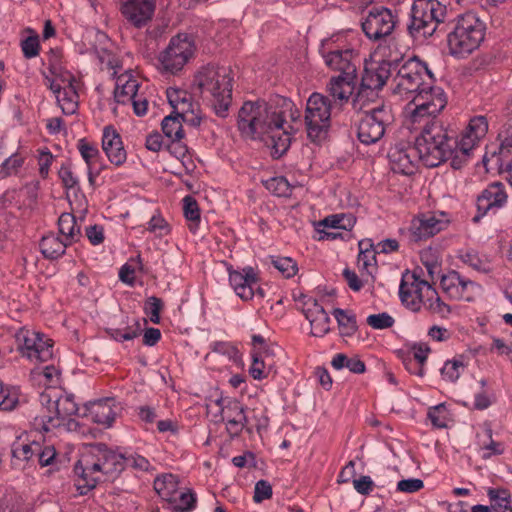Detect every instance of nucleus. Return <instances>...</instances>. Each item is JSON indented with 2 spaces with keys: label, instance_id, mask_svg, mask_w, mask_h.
<instances>
[{
  "label": "nucleus",
  "instance_id": "obj_1",
  "mask_svg": "<svg viewBox=\"0 0 512 512\" xmlns=\"http://www.w3.org/2000/svg\"><path fill=\"white\" fill-rule=\"evenodd\" d=\"M283 112L264 101H247L238 114V128L246 136L257 138L267 135L274 154L281 156L291 143V136L284 127Z\"/></svg>",
  "mask_w": 512,
  "mask_h": 512
},
{
  "label": "nucleus",
  "instance_id": "obj_2",
  "mask_svg": "<svg viewBox=\"0 0 512 512\" xmlns=\"http://www.w3.org/2000/svg\"><path fill=\"white\" fill-rule=\"evenodd\" d=\"M420 134L415 138L418 154L421 162L427 167H437L443 162L450 160L454 169L453 161L458 155V136L456 131L445 125L442 121L418 124L416 128Z\"/></svg>",
  "mask_w": 512,
  "mask_h": 512
},
{
  "label": "nucleus",
  "instance_id": "obj_3",
  "mask_svg": "<svg viewBox=\"0 0 512 512\" xmlns=\"http://www.w3.org/2000/svg\"><path fill=\"white\" fill-rule=\"evenodd\" d=\"M192 89L209 99L215 113L226 117L232 101V77L227 66H201Z\"/></svg>",
  "mask_w": 512,
  "mask_h": 512
},
{
  "label": "nucleus",
  "instance_id": "obj_4",
  "mask_svg": "<svg viewBox=\"0 0 512 512\" xmlns=\"http://www.w3.org/2000/svg\"><path fill=\"white\" fill-rule=\"evenodd\" d=\"M445 91L429 82L407 103L405 107V125L416 128L418 124L440 121L438 115L447 106Z\"/></svg>",
  "mask_w": 512,
  "mask_h": 512
},
{
  "label": "nucleus",
  "instance_id": "obj_5",
  "mask_svg": "<svg viewBox=\"0 0 512 512\" xmlns=\"http://www.w3.org/2000/svg\"><path fill=\"white\" fill-rule=\"evenodd\" d=\"M485 29L475 13L459 15L453 31L448 34L449 53L458 60L470 55L484 40Z\"/></svg>",
  "mask_w": 512,
  "mask_h": 512
},
{
  "label": "nucleus",
  "instance_id": "obj_6",
  "mask_svg": "<svg viewBox=\"0 0 512 512\" xmlns=\"http://www.w3.org/2000/svg\"><path fill=\"white\" fill-rule=\"evenodd\" d=\"M446 6L438 0H414L408 31L416 40L431 37L444 22Z\"/></svg>",
  "mask_w": 512,
  "mask_h": 512
},
{
  "label": "nucleus",
  "instance_id": "obj_7",
  "mask_svg": "<svg viewBox=\"0 0 512 512\" xmlns=\"http://www.w3.org/2000/svg\"><path fill=\"white\" fill-rule=\"evenodd\" d=\"M305 124L312 142L323 141L331 125V102L327 96L312 93L306 103Z\"/></svg>",
  "mask_w": 512,
  "mask_h": 512
},
{
  "label": "nucleus",
  "instance_id": "obj_8",
  "mask_svg": "<svg viewBox=\"0 0 512 512\" xmlns=\"http://www.w3.org/2000/svg\"><path fill=\"white\" fill-rule=\"evenodd\" d=\"M17 351L32 363L47 362L53 357L52 340L43 333L26 327L15 333Z\"/></svg>",
  "mask_w": 512,
  "mask_h": 512
},
{
  "label": "nucleus",
  "instance_id": "obj_9",
  "mask_svg": "<svg viewBox=\"0 0 512 512\" xmlns=\"http://www.w3.org/2000/svg\"><path fill=\"white\" fill-rule=\"evenodd\" d=\"M391 109L385 105H377L364 110L357 126V137L365 145L378 142L385 133L386 126L391 123Z\"/></svg>",
  "mask_w": 512,
  "mask_h": 512
},
{
  "label": "nucleus",
  "instance_id": "obj_10",
  "mask_svg": "<svg viewBox=\"0 0 512 512\" xmlns=\"http://www.w3.org/2000/svg\"><path fill=\"white\" fill-rule=\"evenodd\" d=\"M488 132V121L485 116L478 115L470 119L466 129L458 139V150L453 161L454 169L464 167L472 157L474 149Z\"/></svg>",
  "mask_w": 512,
  "mask_h": 512
},
{
  "label": "nucleus",
  "instance_id": "obj_11",
  "mask_svg": "<svg viewBox=\"0 0 512 512\" xmlns=\"http://www.w3.org/2000/svg\"><path fill=\"white\" fill-rule=\"evenodd\" d=\"M319 51L325 64H352L361 61L368 64L367 58H361L359 51L342 34L322 40Z\"/></svg>",
  "mask_w": 512,
  "mask_h": 512
},
{
  "label": "nucleus",
  "instance_id": "obj_12",
  "mask_svg": "<svg viewBox=\"0 0 512 512\" xmlns=\"http://www.w3.org/2000/svg\"><path fill=\"white\" fill-rule=\"evenodd\" d=\"M430 295H435L431 284L415 273L404 275L399 286V297L402 304L412 312L421 310Z\"/></svg>",
  "mask_w": 512,
  "mask_h": 512
},
{
  "label": "nucleus",
  "instance_id": "obj_13",
  "mask_svg": "<svg viewBox=\"0 0 512 512\" xmlns=\"http://www.w3.org/2000/svg\"><path fill=\"white\" fill-rule=\"evenodd\" d=\"M359 90L353 99L355 110H363L366 99L377 96L376 91L381 89L390 76L387 66H363Z\"/></svg>",
  "mask_w": 512,
  "mask_h": 512
},
{
  "label": "nucleus",
  "instance_id": "obj_14",
  "mask_svg": "<svg viewBox=\"0 0 512 512\" xmlns=\"http://www.w3.org/2000/svg\"><path fill=\"white\" fill-rule=\"evenodd\" d=\"M409 66H401L396 76L393 78V92L400 96L402 99L410 102L412 98L420 90L424 88L429 82L424 80V77L432 78V73L428 66H422L420 70H408Z\"/></svg>",
  "mask_w": 512,
  "mask_h": 512
},
{
  "label": "nucleus",
  "instance_id": "obj_15",
  "mask_svg": "<svg viewBox=\"0 0 512 512\" xmlns=\"http://www.w3.org/2000/svg\"><path fill=\"white\" fill-rule=\"evenodd\" d=\"M396 20L391 10L379 6L373 7L362 22V29L369 39L378 40L390 35Z\"/></svg>",
  "mask_w": 512,
  "mask_h": 512
},
{
  "label": "nucleus",
  "instance_id": "obj_16",
  "mask_svg": "<svg viewBox=\"0 0 512 512\" xmlns=\"http://www.w3.org/2000/svg\"><path fill=\"white\" fill-rule=\"evenodd\" d=\"M441 288L451 299L473 301L481 286L459 272L452 270L441 277Z\"/></svg>",
  "mask_w": 512,
  "mask_h": 512
},
{
  "label": "nucleus",
  "instance_id": "obj_17",
  "mask_svg": "<svg viewBox=\"0 0 512 512\" xmlns=\"http://www.w3.org/2000/svg\"><path fill=\"white\" fill-rule=\"evenodd\" d=\"M449 223V215L445 212H429L420 214L411 222V236L415 241L428 239L446 229Z\"/></svg>",
  "mask_w": 512,
  "mask_h": 512
},
{
  "label": "nucleus",
  "instance_id": "obj_18",
  "mask_svg": "<svg viewBox=\"0 0 512 512\" xmlns=\"http://www.w3.org/2000/svg\"><path fill=\"white\" fill-rule=\"evenodd\" d=\"M508 195L505 186L501 182H493L487 185L481 193L477 196L476 207L477 214L473 217L472 221L477 223L488 213H496L499 209L503 208L507 203Z\"/></svg>",
  "mask_w": 512,
  "mask_h": 512
},
{
  "label": "nucleus",
  "instance_id": "obj_19",
  "mask_svg": "<svg viewBox=\"0 0 512 512\" xmlns=\"http://www.w3.org/2000/svg\"><path fill=\"white\" fill-rule=\"evenodd\" d=\"M388 159L391 169L402 175H412L420 162L416 143L411 146L406 143H396L389 149Z\"/></svg>",
  "mask_w": 512,
  "mask_h": 512
},
{
  "label": "nucleus",
  "instance_id": "obj_20",
  "mask_svg": "<svg viewBox=\"0 0 512 512\" xmlns=\"http://www.w3.org/2000/svg\"><path fill=\"white\" fill-rule=\"evenodd\" d=\"M227 272L230 286L235 294L243 301L252 300L255 296V287L259 282L257 270L251 266L234 269L232 265H228Z\"/></svg>",
  "mask_w": 512,
  "mask_h": 512
},
{
  "label": "nucleus",
  "instance_id": "obj_21",
  "mask_svg": "<svg viewBox=\"0 0 512 512\" xmlns=\"http://www.w3.org/2000/svg\"><path fill=\"white\" fill-rule=\"evenodd\" d=\"M77 411L78 405L73 395H60L55 397L53 415H38L35 417V421L41 425L42 430L48 432L53 428L59 427L63 420L75 415Z\"/></svg>",
  "mask_w": 512,
  "mask_h": 512
},
{
  "label": "nucleus",
  "instance_id": "obj_22",
  "mask_svg": "<svg viewBox=\"0 0 512 512\" xmlns=\"http://www.w3.org/2000/svg\"><path fill=\"white\" fill-rule=\"evenodd\" d=\"M74 474L75 486L80 495L87 494L98 483L105 482L92 455H85L77 461L74 465Z\"/></svg>",
  "mask_w": 512,
  "mask_h": 512
},
{
  "label": "nucleus",
  "instance_id": "obj_23",
  "mask_svg": "<svg viewBox=\"0 0 512 512\" xmlns=\"http://www.w3.org/2000/svg\"><path fill=\"white\" fill-rule=\"evenodd\" d=\"M194 38L187 33H178L170 39L167 48L162 53V62L172 64H187L195 55Z\"/></svg>",
  "mask_w": 512,
  "mask_h": 512
},
{
  "label": "nucleus",
  "instance_id": "obj_24",
  "mask_svg": "<svg viewBox=\"0 0 512 512\" xmlns=\"http://www.w3.org/2000/svg\"><path fill=\"white\" fill-rule=\"evenodd\" d=\"M156 0H124L121 13L136 28L144 27L154 16Z\"/></svg>",
  "mask_w": 512,
  "mask_h": 512
},
{
  "label": "nucleus",
  "instance_id": "obj_25",
  "mask_svg": "<svg viewBox=\"0 0 512 512\" xmlns=\"http://www.w3.org/2000/svg\"><path fill=\"white\" fill-rule=\"evenodd\" d=\"M302 312L311 325V334L323 337L330 331V317L322 305L311 297H303Z\"/></svg>",
  "mask_w": 512,
  "mask_h": 512
},
{
  "label": "nucleus",
  "instance_id": "obj_26",
  "mask_svg": "<svg viewBox=\"0 0 512 512\" xmlns=\"http://www.w3.org/2000/svg\"><path fill=\"white\" fill-rule=\"evenodd\" d=\"M114 67L117 68L112 74L116 82L114 99L119 104H127L137 97L139 81L134 75L133 70L129 69L122 72L123 66Z\"/></svg>",
  "mask_w": 512,
  "mask_h": 512
},
{
  "label": "nucleus",
  "instance_id": "obj_27",
  "mask_svg": "<svg viewBox=\"0 0 512 512\" xmlns=\"http://www.w3.org/2000/svg\"><path fill=\"white\" fill-rule=\"evenodd\" d=\"M94 461L99 465V471L104 481L114 480L125 469V454L118 453L100 446L98 453L92 455Z\"/></svg>",
  "mask_w": 512,
  "mask_h": 512
},
{
  "label": "nucleus",
  "instance_id": "obj_28",
  "mask_svg": "<svg viewBox=\"0 0 512 512\" xmlns=\"http://www.w3.org/2000/svg\"><path fill=\"white\" fill-rule=\"evenodd\" d=\"M102 150L109 162L117 167L122 166L127 160V152L122 138L111 125L105 126L103 129Z\"/></svg>",
  "mask_w": 512,
  "mask_h": 512
},
{
  "label": "nucleus",
  "instance_id": "obj_29",
  "mask_svg": "<svg viewBox=\"0 0 512 512\" xmlns=\"http://www.w3.org/2000/svg\"><path fill=\"white\" fill-rule=\"evenodd\" d=\"M351 71H343L337 76H333L327 84V90L335 100L347 102L354 93L356 87L355 66H347Z\"/></svg>",
  "mask_w": 512,
  "mask_h": 512
},
{
  "label": "nucleus",
  "instance_id": "obj_30",
  "mask_svg": "<svg viewBox=\"0 0 512 512\" xmlns=\"http://www.w3.org/2000/svg\"><path fill=\"white\" fill-rule=\"evenodd\" d=\"M222 420L226 422V429L230 436H238L244 428H248V419L244 406L237 400L228 401L222 408Z\"/></svg>",
  "mask_w": 512,
  "mask_h": 512
},
{
  "label": "nucleus",
  "instance_id": "obj_31",
  "mask_svg": "<svg viewBox=\"0 0 512 512\" xmlns=\"http://www.w3.org/2000/svg\"><path fill=\"white\" fill-rule=\"evenodd\" d=\"M45 84L53 93H59L66 88L80 87L76 77L64 66H49L48 73L43 72Z\"/></svg>",
  "mask_w": 512,
  "mask_h": 512
},
{
  "label": "nucleus",
  "instance_id": "obj_32",
  "mask_svg": "<svg viewBox=\"0 0 512 512\" xmlns=\"http://www.w3.org/2000/svg\"><path fill=\"white\" fill-rule=\"evenodd\" d=\"M116 408L115 398L107 397L91 402L87 410L93 422L110 427L117 414Z\"/></svg>",
  "mask_w": 512,
  "mask_h": 512
},
{
  "label": "nucleus",
  "instance_id": "obj_33",
  "mask_svg": "<svg viewBox=\"0 0 512 512\" xmlns=\"http://www.w3.org/2000/svg\"><path fill=\"white\" fill-rule=\"evenodd\" d=\"M77 147L87 165L89 182L93 184V171L98 175L104 167L100 151L95 144L90 143L85 138L78 141Z\"/></svg>",
  "mask_w": 512,
  "mask_h": 512
},
{
  "label": "nucleus",
  "instance_id": "obj_34",
  "mask_svg": "<svg viewBox=\"0 0 512 512\" xmlns=\"http://www.w3.org/2000/svg\"><path fill=\"white\" fill-rule=\"evenodd\" d=\"M71 245L67 240L60 239L55 234H48L40 241V251L44 258L56 260L64 255L66 248Z\"/></svg>",
  "mask_w": 512,
  "mask_h": 512
},
{
  "label": "nucleus",
  "instance_id": "obj_35",
  "mask_svg": "<svg viewBox=\"0 0 512 512\" xmlns=\"http://www.w3.org/2000/svg\"><path fill=\"white\" fill-rule=\"evenodd\" d=\"M493 431L489 424L485 423L482 434H477V443L481 450L484 451L482 458L488 459L495 455H501L505 451L504 444L496 442L492 438Z\"/></svg>",
  "mask_w": 512,
  "mask_h": 512
},
{
  "label": "nucleus",
  "instance_id": "obj_36",
  "mask_svg": "<svg viewBox=\"0 0 512 512\" xmlns=\"http://www.w3.org/2000/svg\"><path fill=\"white\" fill-rule=\"evenodd\" d=\"M178 485V476L173 474H163L154 480L155 491L167 503L176 497V493L179 491Z\"/></svg>",
  "mask_w": 512,
  "mask_h": 512
},
{
  "label": "nucleus",
  "instance_id": "obj_37",
  "mask_svg": "<svg viewBox=\"0 0 512 512\" xmlns=\"http://www.w3.org/2000/svg\"><path fill=\"white\" fill-rule=\"evenodd\" d=\"M358 265L362 270H365L369 275L372 274L376 267V253L377 250L371 239H363L358 243Z\"/></svg>",
  "mask_w": 512,
  "mask_h": 512
},
{
  "label": "nucleus",
  "instance_id": "obj_38",
  "mask_svg": "<svg viewBox=\"0 0 512 512\" xmlns=\"http://www.w3.org/2000/svg\"><path fill=\"white\" fill-rule=\"evenodd\" d=\"M58 228L61 235L70 244L77 242L81 237V226L71 213H62L58 219Z\"/></svg>",
  "mask_w": 512,
  "mask_h": 512
},
{
  "label": "nucleus",
  "instance_id": "obj_39",
  "mask_svg": "<svg viewBox=\"0 0 512 512\" xmlns=\"http://www.w3.org/2000/svg\"><path fill=\"white\" fill-rule=\"evenodd\" d=\"M413 358L416 363H412V360L405 362L406 368L415 375L423 376L424 375V364L428 358L430 353V347L427 343L419 342L415 343L412 346Z\"/></svg>",
  "mask_w": 512,
  "mask_h": 512
},
{
  "label": "nucleus",
  "instance_id": "obj_40",
  "mask_svg": "<svg viewBox=\"0 0 512 512\" xmlns=\"http://www.w3.org/2000/svg\"><path fill=\"white\" fill-rule=\"evenodd\" d=\"M168 505L172 512H192L197 505V496L190 489L179 490Z\"/></svg>",
  "mask_w": 512,
  "mask_h": 512
},
{
  "label": "nucleus",
  "instance_id": "obj_41",
  "mask_svg": "<svg viewBox=\"0 0 512 512\" xmlns=\"http://www.w3.org/2000/svg\"><path fill=\"white\" fill-rule=\"evenodd\" d=\"M166 94L169 104L174 109L175 115L183 113L186 109L195 107L192 96L185 90L169 88Z\"/></svg>",
  "mask_w": 512,
  "mask_h": 512
},
{
  "label": "nucleus",
  "instance_id": "obj_42",
  "mask_svg": "<svg viewBox=\"0 0 512 512\" xmlns=\"http://www.w3.org/2000/svg\"><path fill=\"white\" fill-rule=\"evenodd\" d=\"M183 214L188 222V229L196 234L201 222V213L196 199L190 195L183 198Z\"/></svg>",
  "mask_w": 512,
  "mask_h": 512
},
{
  "label": "nucleus",
  "instance_id": "obj_43",
  "mask_svg": "<svg viewBox=\"0 0 512 512\" xmlns=\"http://www.w3.org/2000/svg\"><path fill=\"white\" fill-rule=\"evenodd\" d=\"M333 316L338 323L339 331L342 336L350 337L356 333L358 326L354 313L341 308H335L333 310Z\"/></svg>",
  "mask_w": 512,
  "mask_h": 512
},
{
  "label": "nucleus",
  "instance_id": "obj_44",
  "mask_svg": "<svg viewBox=\"0 0 512 512\" xmlns=\"http://www.w3.org/2000/svg\"><path fill=\"white\" fill-rule=\"evenodd\" d=\"M78 89L79 87L66 88V90H60L59 93H54L57 103L64 114L72 115L76 112L79 98Z\"/></svg>",
  "mask_w": 512,
  "mask_h": 512
},
{
  "label": "nucleus",
  "instance_id": "obj_45",
  "mask_svg": "<svg viewBox=\"0 0 512 512\" xmlns=\"http://www.w3.org/2000/svg\"><path fill=\"white\" fill-rule=\"evenodd\" d=\"M331 365L336 370L347 368L350 372L356 374H362L366 369L365 363L359 357H348L343 353L336 354L331 361Z\"/></svg>",
  "mask_w": 512,
  "mask_h": 512
},
{
  "label": "nucleus",
  "instance_id": "obj_46",
  "mask_svg": "<svg viewBox=\"0 0 512 512\" xmlns=\"http://www.w3.org/2000/svg\"><path fill=\"white\" fill-rule=\"evenodd\" d=\"M162 132L169 140H182L184 131L178 115L166 116L161 123Z\"/></svg>",
  "mask_w": 512,
  "mask_h": 512
},
{
  "label": "nucleus",
  "instance_id": "obj_47",
  "mask_svg": "<svg viewBox=\"0 0 512 512\" xmlns=\"http://www.w3.org/2000/svg\"><path fill=\"white\" fill-rule=\"evenodd\" d=\"M356 223V218L352 214H333L325 217L320 225L325 228H334L342 230H351Z\"/></svg>",
  "mask_w": 512,
  "mask_h": 512
},
{
  "label": "nucleus",
  "instance_id": "obj_48",
  "mask_svg": "<svg viewBox=\"0 0 512 512\" xmlns=\"http://www.w3.org/2000/svg\"><path fill=\"white\" fill-rule=\"evenodd\" d=\"M266 189L278 197L291 196L293 186L283 176H275L265 181Z\"/></svg>",
  "mask_w": 512,
  "mask_h": 512
},
{
  "label": "nucleus",
  "instance_id": "obj_49",
  "mask_svg": "<svg viewBox=\"0 0 512 512\" xmlns=\"http://www.w3.org/2000/svg\"><path fill=\"white\" fill-rule=\"evenodd\" d=\"M465 369V364L461 359L447 360L441 368L442 379L455 383L461 376Z\"/></svg>",
  "mask_w": 512,
  "mask_h": 512
},
{
  "label": "nucleus",
  "instance_id": "obj_50",
  "mask_svg": "<svg viewBox=\"0 0 512 512\" xmlns=\"http://www.w3.org/2000/svg\"><path fill=\"white\" fill-rule=\"evenodd\" d=\"M25 158L19 153H13L0 164V181L16 175L23 166Z\"/></svg>",
  "mask_w": 512,
  "mask_h": 512
},
{
  "label": "nucleus",
  "instance_id": "obj_51",
  "mask_svg": "<svg viewBox=\"0 0 512 512\" xmlns=\"http://www.w3.org/2000/svg\"><path fill=\"white\" fill-rule=\"evenodd\" d=\"M424 307L442 319L448 318L452 311L451 307L442 301L436 290L435 295H430L428 300L424 302Z\"/></svg>",
  "mask_w": 512,
  "mask_h": 512
},
{
  "label": "nucleus",
  "instance_id": "obj_52",
  "mask_svg": "<svg viewBox=\"0 0 512 512\" xmlns=\"http://www.w3.org/2000/svg\"><path fill=\"white\" fill-rule=\"evenodd\" d=\"M271 264L277 269L285 278H291L298 272L296 261L290 257L272 256Z\"/></svg>",
  "mask_w": 512,
  "mask_h": 512
},
{
  "label": "nucleus",
  "instance_id": "obj_53",
  "mask_svg": "<svg viewBox=\"0 0 512 512\" xmlns=\"http://www.w3.org/2000/svg\"><path fill=\"white\" fill-rule=\"evenodd\" d=\"M487 496L498 511L507 509L511 502V494L505 488H489Z\"/></svg>",
  "mask_w": 512,
  "mask_h": 512
},
{
  "label": "nucleus",
  "instance_id": "obj_54",
  "mask_svg": "<svg viewBox=\"0 0 512 512\" xmlns=\"http://www.w3.org/2000/svg\"><path fill=\"white\" fill-rule=\"evenodd\" d=\"M427 417L434 427L445 428L449 420V412L445 404H438L429 408Z\"/></svg>",
  "mask_w": 512,
  "mask_h": 512
},
{
  "label": "nucleus",
  "instance_id": "obj_55",
  "mask_svg": "<svg viewBox=\"0 0 512 512\" xmlns=\"http://www.w3.org/2000/svg\"><path fill=\"white\" fill-rule=\"evenodd\" d=\"M141 332L139 321H135L133 326H127L125 329L115 328L108 331L111 338L116 341H129L138 337Z\"/></svg>",
  "mask_w": 512,
  "mask_h": 512
},
{
  "label": "nucleus",
  "instance_id": "obj_56",
  "mask_svg": "<svg viewBox=\"0 0 512 512\" xmlns=\"http://www.w3.org/2000/svg\"><path fill=\"white\" fill-rule=\"evenodd\" d=\"M460 259L464 264L478 272L488 273L490 271L488 263L482 260L474 250L465 251L460 255Z\"/></svg>",
  "mask_w": 512,
  "mask_h": 512
},
{
  "label": "nucleus",
  "instance_id": "obj_57",
  "mask_svg": "<svg viewBox=\"0 0 512 512\" xmlns=\"http://www.w3.org/2000/svg\"><path fill=\"white\" fill-rule=\"evenodd\" d=\"M181 123L193 127L199 128L203 122L207 120L206 117L202 115L201 109L197 103H195V107H191V109H186L183 113L178 114Z\"/></svg>",
  "mask_w": 512,
  "mask_h": 512
},
{
  "label": "nucleus",
  "instance_id": "obj_58",
  "mask_svg": "<svg viewBox=\"0 0 512 512\" xmlns=\"http://www.w3.org/2000/svg\"><path fill=\"white\" fill-rule=\"evenodd\" d=\"M36 450H39V443L36 442L32 444L14 443L12 446V457L15 460L29 461L36 455Z\"/></svg>",
  "mask_w": 512,
  "mask_h": 512
},
{
  "label": "nucleus",
  "instance_id": "obj_59",
  "mask_svg": "<svg viewBox=\"0 0 512 512\" xmlns=\"http://www.w3.org/2000/svg\"><path fill=\"white\" fill-rule=\"evenodd\" d=\"M58 175L62 181L63 186L67 190H72L75 193L80 190L79 180L77 176L73 173L71 166L69 164H62V166L59 169Z\"/></svg>",
  "mask_w": 512,
  "mask_h": 512
},
{
  "label": "nucleus",
  "instance_id": "obj_60",
  "mask_svg": "<svg viewBox=\"0 0 512 512\" xmlns=\"http://www.w3.org/2000/svg\"><path fill=\"white\" fill-rule=\"evenodd\" d=\"M420 259L425 266L429 276L433 279L434 275L439 272L440 263L435 250L432 248L425 249L420 253Z\"/></svg>",
  "mask_w": 512,
  "mask_h": 512
},
{
  "label": "nucleus",
  "instance_id": "obj_61",
  "mask_svg": "<svg viewBox=\"0 0 512 512\" xmlns=\"http://www.w3.org/2000/svg\"><path fill=\"white\" fill-rule=\"evenodd\" d=\"M366 323L373 329L383 330L391 328L395 319L387 312L371 314L366 318Z\"/></svg>",
  "mask_w": 512,
  "mask_h": 512
},
{
  "label": "nucleus",
  "instance_id": "obj_62",
  "mask_svg": "<svg viewBox=\"0 0 512 512\" xmlns=\"http://www.w3.org/2000/svg\"><path fill=\"white\" fill-rule=\"evenodd\" d=\"M150 233L155 234L156 236L162 237L166 236L170 233V227L167 221L162 217V215L157 212L155 213L151 219L147 222V228Z\"/></svg>",
  "mask_w": 512,
  "mask_h": 512
},
{
  "label": "nucleus",
  "instance_id": "obj_63",
  "mask_svg": "<svg viewBox=\"0 0 512 512\" xmlns=\"http://www.w3.org/2000/svg\"><path fill=\"white\" fill-rule=\"evenodd\" d=\"M163 309V302L156 296L147 298L144 305V313L149 317L150 321L154 324L160 323V312Z\"/></svg>",
  "mask_w": 512,
  "mask_h": 512
},
{
  "label": "nucleus",
  "instance_id": "obj_64",
  "mask_svg": "<svg viewBox=\"0 0 512 512\" xmlns=\"http://www.w3.org/2000/svg\"><path fill=\"white\" fill-rule=\"evenodd\" d=\"M125 468H132L139 471H149L151 464L147 458L137 453L125 454Z\"/></svg>",
  "mask_w": 512,
  "mask_h": 512
}]
</instances>
